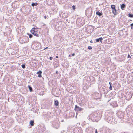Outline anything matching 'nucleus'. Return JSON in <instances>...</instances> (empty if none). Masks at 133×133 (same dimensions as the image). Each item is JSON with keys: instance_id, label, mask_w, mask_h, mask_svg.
I'll list each match as a JSON object with an SVG mask.
<instances>
[{"instance_id": "2f4dec72", "label": "nucleus", "mask_w": 133, "mask_h": 133, "mask_svg": "<svg viewBox=\"0 0 133 133\" xmlns=\"http://www.w3.org/2000/svg\"><path fill=\"white\" fill-rule=\"evenodd\" d=\"M62 122H64V120H62Z\"/></svg>"}, {"instance_id": "a211bd4d", "label": "nucleus", "mask_w": 133, "mask_h": 133, "mask_svg": "<svg viewBox=\"0 0 133 133\" xmlns=\"http://www.w3.org/2000/svg\"><path fill=\"white\" fill-rule=\"evenodd\" d=\"M128 16L130 17L133 18V14L129 13L128 14Z\"/></svg>"}, {"instance_id": "72a5a7b5", "label": "nucleus", "mask_w": 133, "mask_h": 133, "mask_svg": "<svg viewBox=\"0 0 133 133\" xmlns=\"http://www.w3.org/2000/svg\"><path fill=\"white\" fill-rule=\"evenodd\" d=\"M58 57L57 56H56V58H57Z\"/></svg>"}, {"instance_id": "f704fd0d", "label": "nucleus", "mask_w": 133, "mask_h": 133, "mask_svg": "<svg viewBox=\"0 0 133 133\" xmlns=\"http://www.w3.org/2000/svg\"><path fill=\"white\" fill-rule=\"evenodd\" d=\"M47 48H48V47H46V48H45V49H47Z\"/></svg>"}, {"instance_id": "f8f14e48", "label": "nucleus", "mask_w": 133, "mask_h": 133, "mask_svg": "<svg viewBox=\"0 0 133 133\" xmlns=\"http://www.w3.org/2000/svg\"><path fill=\"white\" fill-rule=\"evenodd\" d=\"M75 133H82L80 130L79 131V128H76V131L75 132Z\"/></svg>"}, {"instance_id": "f3484780", "label": "nucleus", "mask_w": 133, "mask_h": 133, "mask_svg": "<svg viewBox=\"0 0 133 133\" xmlns=\"http://www.w3.org/2000/svg\"><path fill=\"white\" fill-rule=\"evenodd\" d=\"M34 121H33L31 120L30 122V124L31 126H33L34 125Z\"/></svg>"}, {"instance_id": "4be33fe9", "label": "nucleus", "mask_w": 133, "mask_h": 133, "mask_svg": "<svg viewBox=\"0 0 133 133\" xmlns=\"http://www.w3.org/2000/svg\"><path fill=\"white\" fill-rule=\"evenodd\" d=\"M72 9L73 10H75V7L74 5H73L72 6Z\"/></svg>"}, {"instance_id": "aec40b11", "label": "nucleus", "mask_w": 133, "mask_h": 133, "mask_svg": "<svg viewBox=\"0 0 133 133\" xmlns=\"http://www.w3.org/2000/svg\"><path fill=\"white\" fill-rule=\"evenodd\" d=\"M21 66L22 68L23 69L25 68V64H22Z\"/></svg>"}, {"instance_id": "dca6fc26", "label": "nucleus", "mask_w": 133, "mask_h": 133, "mask_svg": "<svg viewBox=\"0 0 133 133\" xmlns=\"http://www.w3.org/2000/svg\"><path fill=\"white\" fill-rule=\"evenodd\" d=\"M38 5V3L37 2H36L35 3H32L31 4V5L32 6H36L37 5Z\"/></svg>"}, {"instance_id": "39448f33", "label": "nucleus", "mask_w": 133, "mask_h": 133, "mask_svg": "<svg viewBox=\"0 0 133 133\" xmlns=\"http://www.w3.org/2000/svg\"><path fill=\"white\" fill-rule=\"evenodd\" d=\"M75 109L76 111H81L83 110V109L79 107L76 105L75 106Z\"/></svg>"}, {"instance_id": "412c9836", "label": "nucleus", "mask_w": 133, "mask_h": 133, "mask_svg": "<svg viewBox=\"0 0 133 133\" xmlns=\"http://www.w3.org/2000/svg\"><path fill=\"white\" fill-rule=\"evenodd\" d=\"M29 37L30 38H31L32 37V35L31 34H30L29 35Z\"/></svg>"}, {"instance_id": "423d86ee", "label": "nucleus", "mask_w": 133, "mask_h": 133, "mask_svg": "<svg viewBox=\"0 0 133 133\" xmlns=\"http://www.w3.org/2000/svg\"><path fill=\"white\" fill-rule=\"evenodd\" d=\"M50 113H47V114L44 115V118L46 120H48L50 118Z\"/></svg>"}, {"instance_id": "a878e982", "label": "nucleus", "mask_w": 133, "mask_h": 133, "mask_svg": "<svg viewBox=\"0 0 133 133\" xmlns=\"http://www.w3.org/2000/svg\"><path fill=\"white\" fill-rule=\"evenodd\" d=\"M128 57L129 58H130L131 57L130 55L129 54H128Z\"/></svg>"}, {"instance_id": "6ab92c4d", "label": "nucleus", "mask_w": 133, "mask_h": 133, "mask_svg": "<svg viewBox=\"0 0 133 133\" xmlns=\"http://www.w3.org/2000/svg\"><path fill=\"white\" fill-rule=\"evenodd\" d=\"M111 8L112 10V9L115 8V6L114 5H112L111 6Z\"/></svg>"}, {"instance_id": "c85d7f7f", "label": "nucleus", "mask_w": 133, "mask_h": 133, "mask_svg": "<svg viewBox=\"0 0 133 133\" xmlns=\"http://www.w3.org/2000/svg\"><path fill=\"white\" fill-rule=\"evenodd\" d=\"M95 133H97V129H96L95 130Z\"/></svg>"}, {"instance_id": "9b49d317", "label": "nucleus", "mask_w": 133, "mask_h": 133, "mask_svg": "<svg viewBox=\"0 0 133 133\" xmlns=\"http://www.w3.org/2000/svg\"><path fill=\"white\" fill-rule=\"evenodd\" d=\"M126 5L124 4H122L121 6V8L122 10H124V8L125 7Z\"/></svg>"}, {"instance_id": "6e6552de", "label": "nucleus", "mask_w": 133, "mask_h": 133, "mask_svg": "<svg viewBox=\"0 0 133 133\" xmlns=\"http://www.w3.org/2000/svg\"><path fill=\"white\" fill-rule=\"evenodd\" d=\"M103 38L102 37H100L98 39H96V41L97 42H98L99 41H100L101 43H102V40H103Z\"/></svg>"}, {"instance_id": "4c0bfd02", "label": "nucleus", "mask_w": 133, "mask_h": 133, "mask_svg": "<svg viewBox=\"0 0 133 133\" xmlns=\"http://www.w3.org/2000/svg\"><path fill=\"white\" fill-rule=\"evenodd\" d=\"M63 131H64V130H63Z\"/></svg>"}, {"instance_id": "58836bf2", "label": "nucleus", "mask_w": 133, "mask_h": 133, "mask_svg": "<svg viewBox=\"0 0 133 133\" xmlns=\"http://www.w3.org/2000/svg\"><path fill=\"white\" fill-rule=\"evenodd\" d=\"M132 73H133V72H132Z\"/></svg>"}, {"instance_id": "f03ea898", "label": "nucleus", "mask_w": 133, "mask_h": 133, "mask_svg": "<svg viewBox=\"0 0 133 133\" xmlns=\"http://www.w3.org/2000/svg\"><path fill=\"white\" fill-rule=\"evenodd\" d=\"M101 116V115L100 114H98L96 113L92 115V119L96 121H97L100 119Z\"/></svg>"}, {"instance_id": "7ed1b4c3", "label": "nucleus", "mask_w": 133, "mask_h": 133, "mask_svg": "<svg viewBox=\"0 0 133 133\" xmlns=\"http://www.w3.org/2000/svg\"><path fill=\"white\" fill-rule=\"evenodd\" d=\"M35 28H33L31 30V32L34 36H38V32L35 31Z\"/></svg>"}, {"instance_id": "7c9ffc66", "label": "nucleus", "mask_w": 133, "mask_h": 133, "mask_svg": "<svg viewBox=\"0 0 133 133\" xmlns=\"http://www.w3.org/2000/svg\"><path fill=\"white\" fill-rule=\"evenodd\" d=\"M56 74H57V73H58V71H56Z\"/></svg>"}, {"instance_id": "20e7f679", "label": "nucleus", "mask_w": 133, "mask_h": 133, "mask_svg": "<svg viewBox=\"0 0 133 133\" xmlns=\"http://www.w3.org/2000/svg\"><path fill=\"white\" fill-rule=\"evenodd\" d=\"M52 125L54 127L56 128H58L59 126V124L58 122H53Z\"/></svg>"}, {"instance_id": "b1692460", "label": "nucleus", "mask_w": 133, "mask_h": 133, "mask_svg": "<svg viewBox=\"0 0 133 133\" xmlns=\"http://www.w3.org/2000/svg\"><path fill=\"white\" fill-rule=\"evenodd\" d=\"M130 26H131V29H133V23L131 24H130Z\"/></svg>"}, {"instance_id": "f257e3e1", "label": "nucleus", "mask_w": 133, "mask_h": 133, "mask_svg": "<svg viewBox=\"0 0 133 133\" xmlns=\"http://www.w3.org/2000/svg\"><path fill=\"white\" fill-rule=\"evenodd\" d=\"M29 39L28 37L26 36H23L20 38L19 41L21 43L23 44L29 41Z\"/></svg>"}, {"instance_id": "4468645a", "label": "nucleus", "mask_w": 133, "mask_h": 133, "mask_svg": "<svg viewBox=\"0 0 133 133\" xmlns=\"http://www.w3.org/2000/svg\"><path fill=\"white\" fill-rule=\"evenodd\" d=\"M28 87L29 88V90L30 91V92H31L32 91V88L30 85H28Z\"/></svg>"}, {"instance_id": "bb28decb", "label": "nucleus", "mask_w": 133, "mask_h": 133, "mask_svg": "<svg viewBox=\"0 0 133 133\" xmlns=\"http://www.w3.org/2000/svg\"><path fill=\"white\" fill-rule=\"evenodd\" d=\"M49 59L50 60H52L53 59V57H50Z\"/></svg>"}, {"instance_id": "e433bc0d", "label": "nucleus", "mask_w": 133, "mask_h": 133, "mask_svg": "<svg viewBox=\"0 0 133 133\" xmlns=\"http://www.w3.org/2000/svg\"><path fill=\"white\" fill-rule=\"evenodd\" d=\"M69 57H70V55H69Z\"/></svg>"}, {"instance_id": "473e14b6", "label": "nucleus", "mask_w": 133, "mask_h": 133, "mask_svg": "<svg viewBox=\"0 0 133 133\" xmlns=\"http://www.w3.org/2000/svg\"><path fill=\"white\" fill-rule=\"evenodd\" d=\"M45 17V19H46V16H45V17Z\"/></svg>"}, {"instance_id": "393cba45", "label": "nucleus", "mask_w": 133, "mask_h": 133, "mask_svg": "<svg viewBox=\"0 0 133 133\" xmlns=\"http://www.w3.org/2000/svg\"><path fill=\"white\" fill-rule=\"evenodd\" d=\"M92 48L90 46H89L88 47V49H89L91 50L92 49Z\"/></svg>"}, {"instance_id": "5701e85b", "label": "nucleus", "mask_w": 133, "mask_h": 133, "mask_svg": "<svg viewBox=\"0 0 133 133\" xmlns=\"http://www.w3.org/2000/svg\"><path fill=\"white\" fill-rule=\"evenodd\" d=\"M112 86H110V87H109V89L110 90H112Z\"/></svg>"}, {"instance_id": "2eb2a0df", "label": "nucleus", "mask_w": 133, "mask_h": 133, "mask_svg": "<svg viewBox=\"0 0 133 133\" xmlns=\"http://www.w3.org/2000/svg\"><path fill=\"white\" fill-rule=\"evenodd\" d=\"M96 14L97 15H98L99 16H101L102 15V13H101L100 12H99L98 11H97L96 12Z\"/></svg>"}, {"instance_id": "c9c22d12", "label": "nucleus", "mask_w": 133, "mask_h": 133, "mask_svg": "<svg viewBox=\"0 0 133 133\" xmlns=\"http://www.w3.org/2000/svg\"><path fill=\"white\" fill-rule=\"evenodd\" d=\"M92 41H90V42H92Z\"/></svg>"}, {"instance_id": "9d476101", "label": "nucleus", "mask_w": 133, "mask_h": 133, "mask_svg": "<svg viewBox=\"0 0 133 133\" xmlns=\"http://www.w3.org/2000/svg\"><path fill=\"white\" fill-rule=\"evenodd\" d=\"M113 14L115 15H117V11L115 8L112 10Z\"/></svg>"}, {"instance_id": "ddd939ff", "label": "nucleus", "mask_w": 133, "mask_h": 133, "mask_svg": "<svg viewBox=\"0 0 133 133\" xmlns=\"http://www.w3.org/2000/svg\"><path fill=\"white\" fill-rule=\"evenodd\" d=\"M59 102L57 100H56L55 101L54 105L56 106H57L59 105Z\"/></svg>"}, {"instance_id": "cd10ccee", "label": "nucleus", "mask_w": 133, "mask_h": 133, "mask_svg": "<svg viewBox=\"0 0 133 133\" xmlns=\"http://www.w3.org/2000/svg\"><path fill=\"white\" fill-rule=\"evenodd\" d=\"M109 84L110 85V86H111V85H112V83L110 82H109Z\"/></svg>"}, {"instance_id": "0eeeda50", "label": "nucleus", "mask_w": 133, "mask_h": 133, "mask_svg": "<svg viewBox=\"0 0 133 133\" xmlns=\"http://www.w3.org/2000/svg\"><path fill=\"white\" fill-rule=\"evenodd\" d=\"M113 119L111 117H109L107 118V120L109 123H111Z\"/></svg>"}, {"instance_id": "c756f323", "label": "nucleus", "mask_w": 133, "mask_h": 133, "mask_svg": "<svg viewBox=\"0 0 133 133\" xmlns=\"http://www.w3.org/2000/svg\"><path fill=\"white\" fill-rule=\"evenodd\" d=\"M75 55V54L74 53H73L72 54V56H74Z\"/></svg>"}, {"instance_id": "1a4fd4ad", "label": "nucleus", "mask_w": 133, "mask_h": 133, "mask_svg": "<svg viewBox=\"0 0 133 133\" xmlns=\"http://www.w3.org/2000/svg\"><path fill=\"white\" fill-rule=\"evenodd\" d=\"M42 72L41 71H39L38 72H37L36 74H38V77H42V75H41V74L42 73Z\"/></svg>"}]
</instances>
